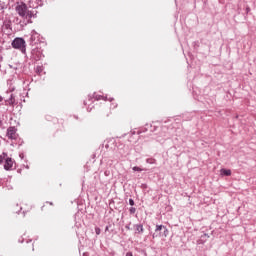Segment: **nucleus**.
<instances>
[{
    "mask_svg": "<svg viewBox=\"0 0 256 256\" xmlns=\"http://www.w3.org/2000/svg\"><path fill=\"white\" fill-rule=\"evenodd\" d=\"M16 13H18V15L22 17V19H25V25L31 23V19L35 17V14L33 12L28 11L27 4H25L24 2H20L17 4Z\"/></svg>",
    "mask_w": 256,
    "mask_h": 256,
    "instance_id": "nucleus-1",
    "label": "nucleus"
},
{
    "mask_svg": "<svg viewBox=\"0 0 256 256\" xmlns=\"http://www.w3.org/2000/svg\"><path fill=\"white\" fill-rule=\"evenodd\" d=\"M12 47L13 49H19L22 53H26L27 51V43L23 38H15L12 41Z\"/></svg>",
    "mask_w": 256,
    "mask_h": 256,
    "instance_id": "nucleus-2",
    "label": "nucleus"
},
{
    "mask_svg": "<svg viewBox=\"0 0 256 256\" xmlns=\"http://www.w3.org/2000/svg\"><path fill=\"white\" fill-rule=\"evenodd\" d=\"M169 235V229L164 225H156L155 233L152 235L153 239L157 237H167Z\"/></svg>",
    "mask_w": 256,
    "mask_h": 256,
    "instance_id": "nucleus-3",
    "label": "nucleus"
},
{
    "mask_svg": "<svg viewBox=\"0 0 256 256\" xmlns=\"http://www.w3.org/2000/svg\"><path fill=\"white\" fill-rule=\"evenodd\" d=\"M7 137L8 139H17V128L11 126L7 129Z\"/></svg>",
    "mask_w": 256,
    "mask_h": 256,
    "instance_id": "nucleus-4",
    "label": "nucleus"
},
{
    "mask_svg": "<svg viewBox=\"0 0 256 256\" xmlns=\"http://www.w3.org/2000/svg\"><path fill=\"white\" fill-rule=\"evenodd\" d=\"M13 159L9 158V156L6 158L4 162V169L5 171H11L13 169Z\"/></svg>",
    "mask_w": 256,
    "mask_h": 256,
    "instance_id": "nucleus-5",
    "label": "nucleus"
},
{
    "mask_svg": "<svg viewBox=\"0 0 256 256\" xmlns=\"http://www.w3.org/2000/svg\"><path fill=\"white\" fill-rule=\"evenodd\" d=\"M220 175H222V177H230L231 170L230 169L227 170V169L222 168L220 170Z\"/></svg>",
    "mask_w": 256,
    "mask_h": 256,
    "instance_id": "nucleus-6",
    "label": "nucleus"
},
{
    "mask_svg": "<svg viewBox=\"0 0 256 256\" xmlns=\"http://www.w3.org/2000/svg\"><path fill=\"white\" fill-rule=\"evenodd\" d=\"M38 38H39V34L37 32H35V30H33L31 32L30 42L33 43Z\"/></svg>",
    "mask_w": 256,
    "mask_h": 256,
    "instance_id": "nucleus-7",
    "label": "nucleus"
},
{
    "mask_svg": "<svg viewBox=\"0 0 256 256\" xmlns=\"http://www.w3.org/2000/svg\"><path fill=\"white\" fill-rule=\"evenodd\" d=\"M7 153H2L1 155H0V165H3V163H5V161L7 160Z\"/></svg>",
    "mask_w": 256,
    "mask_h": 256,
    "instance_id": "nucleus-8",
    "label": "nucleus"
},
{
    "mask_svg": "<svg viewBox=\"0 0 256 256\" xmlns=\"http://www.w3.org/2000/svg\"><path fill=\"white\" fill-rule=\"evenodd\" d=\"M136 231L137 233H143L144 229H143V224H137L135 225Z\"/></svg>",
    "mask_w": 256,
    "mask_h": 256,
    "instance_id": "nucleus-9",
    "label": "nucleus"
},
{
    "mask_svg": "<svg viewBox=\"0 0 256 256\" xmlns=\"http://www.w3.org/2000/svg\"><path fill=\"white\" fill-rule=\"evenodd\" d=\"M8 103L9 105H15V96L13 94H11Z\"/></svg>",
    "mask_w": 256,
    "mask_h": 256,
    "instance_id": "nucleus-10",
    "label": "nucleus"
},
{
    "mask_svg": "<svg viewBox=\"0 0 256 256\" xmlns=\"http://www.w3.org/2000/svg\"><path fill=\"white\" fill-rule=\"evenodd\" d=\"M207 239H209V236L207 234H203L199 241H200V243H203V242L207 241Z\"/></svg>",
    "mask_w": 256,
    "mask_h": 256,
    "instance_id": "nucleus-11",
    "label": "nucleus"
},
{
    "mask_svg": "<svg viewBox=\"0 0 256 256\" xmlns=\"http://www.w3.org/2000/svg\"><path fill=\"white\" fill-rule=\"evenodd\" d=\"M146 163H148L149 165H155V159L148 158V159H146Z\"/></svg>",
    "mask_w": 256,
    "mask_h": 256,
    "instance_id": "nucleus-12",
    "label": "nucleus"
},
{
    "mask_svg": "<svg viewBox=\"0 0 256 256\" xmlns=\"http://www.w3.org/2000/svg\"><path fill=\"white\" fill-rule=\"evenodd\" d=\"M96 101H101V99H104V101H107V97H103V96H99V95H95L94 96Z\"/></svg>",
    "mask_w": 256,
    "mask_h": 256,
    "instance_id": "nucleus-13",
    "label": "nucleus"
},
{
    "mask_svg": "<svg viewBox=\"0 0 256 256\" xmlns=\"http://www.w3.org/2000/svg\"><path fill=\"white\" fill-rule=\"evenodd\" d=\"M132 170H133V171H139V172H141V171H147V169H143V168H140V167H138V166H134V167L132 168Z\"/></svg>",
    "mask_w": 256,
    "mask_h": 256,
    "instance_id": "nucleus-14",
    "label": "nucleus"
},
{
    "mask_svg": "<svg viewBox=\"0 0 256 256\" xmlns=\"http://www.w3.org/2000/svg\"><path fill=\"white\" fill-rule=\"evenodd\" d=\"M129 211H130L131 215H133V214H135V211H137V209H135V207H131Z\"/></svg>",
    "mask_w": 256,
    "mask_h": 256,
    "instance_id": "nucleus-15",
    "label": "nucleus"
},
{
    "mask_svg": "<svg viewBox=\"0 0 256 256\" xmlns=\"http://www.w3.org/2000/svg\"><path fill=\"white\" fill-rule=\"evenodd\" d=\"M129 205H131L132 207L133 205H135V201L132 198L129 199Z\"/></svg>",
    "mask_w": 256,
    "mask_h": 256,
    "instance_id": "nucleus-16",
    "label": "nucleus"
},
{
    "mask_svg": "<svg viewBox=\"0 0 256 256\" xmlns=\"http://www.w3.org/2000/svg\"><path fill=\"white\" fill-rule=\"evenodd\" d=\"M95 231H96V235H100L101 234V229L95 228Z\"/></svg>",
    "mask_w": 256,
    "mask_h": 256,
    "instance_id": "nucleus-17",
    "label": "nucleus"
},
{
    "mask_svg": "<svg viewBox=\"0 0 256 256\" xmlns=\"http://www.w3.org/2000/svg\"><path fill=\"white\" fill-rule=\"evenodd\" d=\"M41 71H43V68L37 67V73H41Z\"/></svg>",
    "mask_w": 256,
    "mask_h": 256,
    "instance_id": "nucleus-18",
    "label": "nucleus"
},
{
    "mask_svg": "<svg viewBox=\"0 0 256 256\" xmlns=\"http://www.w3.org/2000/svg\"><path fill=\"white\" fill-rule=\"evenodd\" d=\"M126 256H133V253L132 252H127Z\"/></svg>",
    "mask_w": 256,
    "mask_h": 256,
    "instance_id": "nucleus-19",
    "label": "nucleus"
},
{
    "mask_svg": "<svg viewBox=\"0 0 256 256\" xmlns=\"http://www.w3.org/2000/svg\"><path fill=\"white\" fill-rule=\"evenodd\" d=\"M0 9H3V3L0 2Z\"/></svg>",
    "mask_w": 256,
    "mask_h": 256,
    "instance_id": "nucleus-20",
    "label": "nucleus"
},
{
    "mask_svg": "<svg viewBox=\"0 0 256 256\" xmlns=\"http://www.w3.org/2000/svg\"><path fill=\"white\" fill-rule=\"evenodd\" d=\"M3 126V121L2 120H0V127H2Z\"/></svg>",
    "mask_w": 256,
    "mask_h": 256,
    "instance_id": "nucleus-21",
    "label": "nucleus"
},
{
    "mask_svg": "<svg viewBox=\"0 0 256 256\" xmlns=\"http://www.w3.org/2000/svg\"><path fill=\"white\" fill-rule=\"evenodd\" d=\"M3 101V97L0 96V102Z\"/></svg>",
    "mask_w": 256,
    "mask_h": 256,
    "instance_id": "nucleus-22",
    "label": "nucleus"
},
{
    "mask_svg": "<svg viewBox=\"0 0 256 256\" xmlns=\"http://www.w3.org/2000/svg\"><path fill=\"white\" fill-rule=\"evenodd\" d=\"M109 101H113V99H112V98H110V99H109Z\"/></svg>",
    "mask_w": 256,
    "mask_h": 256,
    "instance_id": "nucleus-23",
    "label": "nucleus"
},
{
    "mask_svg": "<svg viewBox=\"0 0 256 256\" xmlns=\"http://www.w3.org/2000/svg\"><path fill=\"white\" fill-rule=\"evenodd\" d=\"M247 12H249V8H247Z\"/></svg>",
    "mask_w": 256,
    "mask_h": 256,
    "instance_id": "nucleus-24",
    "label": "nucleus"
}]
</instances>
